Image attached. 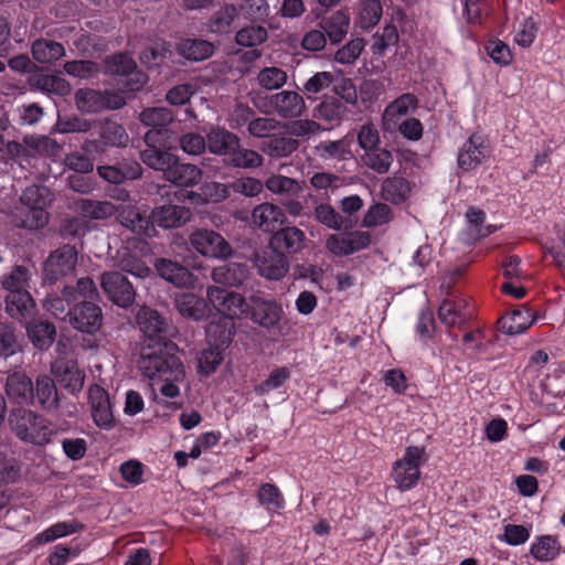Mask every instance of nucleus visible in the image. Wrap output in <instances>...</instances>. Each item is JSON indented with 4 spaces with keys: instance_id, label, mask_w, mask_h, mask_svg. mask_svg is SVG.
Masks as SVG:
<instances>
[{
    "instance_id": "obj_10",
    "label": "nucleus",
    "mask_w": 565,
    "mask_h": 565,
    "mask_svg": "<svg viewBox=\"0 0 565 565\" xmlns=\"http://www.w3.org/2000/svg\"><path fill=\"white\" fill-rule=\"evenodd\" d=\"M206 296L213 308L226 319L220 327H223L226 322L234 326L232 320L244 317L248 311L245 298L238 292L227 291L218 287H209Z\"/></svg>"
},
{
    "instance_id": "obj_47",
    "label": "nucleus",
    "mask_w": 565,
    "mask_h": 565,
    "mask_svg": "<svg viewBox=\"0 0 565 565\" xmlns=\"http://www.w3.org/2000/svg\"><path fill=\"white\" fill-rule=\"evenodd\" d=\"M365 47V41L362 38L351 39L334 53V61L341 65H352L361 55Z\"/></svg>"
},
{
    "instance_id": "obj_58",
    "label": "nucleus",
    "mask_w": 565,
    "mask_h": 565,
    "mask_svg": "<svg viewBox=\"0 0 565 565\" xmlns=\"http://www.w3.org/2000/svg\"><path fill=\"white\" fill-rule=\"evenodd\" d=\"M409 191V183L403 178L387 179L383 184L384 196L394 202L404 200Z\"/></svg>"
},
{
    "instance_id": "obj_19",
    "label": "nucleus",
    "mask_w": 565,
    "mask_h": 565,
    "mask_svg": "<svg viewBox=\"0 0 565 565\" xmlns=\"http://www.w3.org/2000/svg\"><path fill=\"white\" fill-rule=\"evenodd\" d=\"M418 106V99L415 95L406 93L390 103L382 116L383 128L387 131L397 129V126L404 121L405 117L412 115Z\"/></svg>"
},
{
    "instance_id": "obj_2",
    "label": "nucleus",
    "mask_w": 565,
    "mask_h": 565,
    "mask_svg": "<svg viewBox=\"0 0 565 565\" xmlns=\"http://www.w3.org/2000/svg\"><path fill=\"white\" fill-rule=\"evenodd\" d=\"M136 323L143 334L139 360H143L146 354L154 360L174 352L175 345L169 340V327L158 311L141 307L136 313Z\"/></svg>"
},
{
    "instance_id": "obj_12",
    "label": "nucleus",
    "mask_w": 565,
    "mask_h": 565,
    "mask_svg": "<svg viewBox=\"0 0 565 565\" xmlns=\"http://www.w3.org/2000/svg\"><path fill=\"white\" fill-rule=\"evenodd\" d=\"M100 286L108 299L118 307L128 308L135 301V288L125 276L117 271L103 274Z\"/></svg>"
},
{
    "instance_id": "obj_23",
    "label": "nucleus",
    "mask_w": 565,
    "mask_h": 565,
    "mask_svg": "<svg viewBox=\"0 0 565 565\" xmlns=\"http://www.w3.org/2000/svg\"><path fill=\"white\" fill-rule=\"evenodd\" d=\"M6 393L12 403H31L34 396L31 379L22 371L11 372L6 380Z\"/></svg>"
},
{
    "instance_id": "obj_36",
    "label": "nucleus",
    "mask_w": 565,
    "mask_h": 565,
    "mask_svg": "<svg viewBox=\"0 0 565 565\" xmlns=\"http://www.w3.org/2000/svg\"><path fill=\"white\" fill-rule=\"evenodd\" d=\"M81 527L82 525L75 521L58 522L35 535L30 544L31 546L44 545L57 539L76 533Z\"/></svg>"
},
{
    "instance_id": "obj_11",
    "label": "nucleus",
    "mask_w": 565,
    "mask_h": 565,
    "mask_svg": "<svg viewBox=\"0 0 565 565\" xmlns=\"http://www.w3.org/2000/svg\"><path fill=\"white\" fill-rule=\"evenodd\" d=\"M252 262L257 273L268 280H280L289 271V262L286 255L270 243L267 247L256 250Z\"/></svg>"
},
{
    "instance_id": "obj_38",
    "label": "nucleus",
    "mask_w": 565,
    "mask_h": 565,
    "mask_svg": "<svg viewBox=\"0 0 565 565\" xmlns=\"http://www.w3.org/2000/svg\"><path fill=\"white\" fill-rule=\"evenodd\" d=\"M247 277V268L243 264L230 263L218 266L212 271L214 282L225 286L241 285Z\"/></svg>"
},
{
    "instance_id": "obj_39",
    "label": "nucleus",
    "mask_w": 565,
    "mask_h": 565,
    "mask_svg": "<svg viewBox=\"0 0 565 565\" xmlns=\"http://www.w3.org/2000/svg\"><path fill=\"white\" fill-rule=\"evenodd\" d=\"M561 551V545L556 537L552 535H542L536 537L530 547L531 555L539 562H550L555 559Z\"/></svg>"
},
{
    "instance_id": "obj_61",
    "label": "nucleus",
    "mask_w": 565,
    "mask_h": 565,
    "mask_svg": "<svg viewBox=\"0 0 565 565\" xmlns=\"http://www.w3.org/2000/svg\"><path fill=\"white\" fill-rule=\"evenodd\" d=\"M38 85L42 90L60 96L71 93V85L58 75H43L38 79Z\"/></svg>"
},
{
    "instance_id": "obj_53",
    "label": "nucleus",
    "mask_w": 565,
    "mask_h": 565,
    "mask_svg": "<svg viewBox=\"0 0 565 565\" xmlns=\"http://www.w3.org/2000/svg\"><path fill=\"white\" fill-rule=\"evenodd\" d=\"M537 25L532 18H524L514 28L513 41L521 47H529L536 38Z\"/></svg>"
},
{
    "instance_id": "obj_45",
    "label": "nucleus",
    "mask_w": 565,
    "mask_h": 565,
    "mask_svg": "<svg viewBox=\"0 0 565 565\" xmlns=\"http://www.w3.org/2000/svg\"><path fill=\"white\" fill-rule=\"evenodd\" d=\"M382 17V4L380 0H364L358 17V25L363 30L375 26Z\"/></svg>"
},
{
    "instance_id": "obj_20",
    "label": "nucleus",
    "mask_w": 565,
    "mask_h": 565,
    "mask_svg": "<svg viewBox=\"0 0 565 565\" xmlns=\"http://www.w3.org/2000/svg\"><path fill=\"white\" fill-rule=\"evenodd\" d=\"M255 306L250 319L267 330H280V321L284 317L282 306L275 300H266L253 297Z\"/></svg>"
},
{
    "instance_id": "obj_14",
    "label": "nucleus",
    "mask_w": 565,
    "mask_h": 565,
    "mask_svg": "<svg viewBox=\"0 0 565 565\" xmlns=\"http://www.w3.org/2000/svg\"><path fill=\"white\" fill-rule=\"evenodd\" d=\"M75 103L82 113H97L103 109H118L125 105V98L119 94L103 95L94 89H78Z\"/></svg>"
},
{
    "instance_id": "obj_4",
    "label": "nucleus",
    "mask_w": 565,
    "mask_h": 565,
    "mask_svg": "<svg viewBox=\"0 0 565 565\" xmlns=\"http://www.w3.org/2000/svg\"><path fill=\"white\" fill-rule=\"evenodd\" d=\"M53 195L45 186L32 185L26 188L21 198V204L28 210L25 213H12L14 225L28 230H39L49 222L47 206L52 203Z\"/></svg>"
},
{
    "instance_id": "obj_37",
    "label": "nucleus",
    "mask_w": 565,
    "mask_h": 565,
    "mask_svg": "<svg viewBox=\"0 0 565 565\" xmlns=\"http://www.w3.org/2000/svg\"><path fill=\"white\" fill-rule=\"evenodd\" d=\"M265 188L275 195L298 196L303 191L302 182L282 175L271 174L265 181Z\"/></svg>"
},
{
    "instance_id": "obj_31",
    "label": "nucleus",
    "mask_w": 565,
    "mask_h": 565,
    "mask_svg": "<svg viewBox=\"0 0 565 565\" xmlns=\"http://www.w3.org/2000/svg\"><path fill=\"white\" fill-rule=\"evenodd\" d=\"M200 190V193L194 191L188 193V200L195 206L206 203H218L226 200L230 195L228 186L218 182L204 183Z\"/></svg>"
},
{
    "instance_id": "obj_64",
    "label": "nucleus",
    "mask_w": 565,
    "mask_h": 565,
    "mask_svg": "<svg viewBox=\"0 0 565 565\" xmlns=\"http://www.w3.org/2000/svg\"><path fill=\"white\" fill-rule=\"evenodd\" d=\"M344 115L342 104L333 98L326 99L317 107V117L330 122L339 121Z\"/></svg>"
},
{
    "instance_id": "obj_7",
    "label": "nucleus",
    "mask_w": 565,
    "mask_h": 565,
    "mask_svg": "<svg viewBox=\"0 0 565 565\" xmlns=\"http://www.w3.org/2000/svg\"><path fill=\"white\" fill-rule=\"evenodd\" d=\"M174 140L175 136L171 130L150 129L145 135L147 148L140 158L149 168L163 172L164 179L175 163L177 157L163 150L171 149Z\"/></svg>"
},
{
    "instance_id": "obj_9",
    "label": "nucleus",
    "mask_w": 565,
    "mask_h": 565,
    "mask_svg": "<svg viewBox=\"0 0 565 565\" xmlns=\"http://www.w3.org/2000/svg\"><path fill=\"white\" fill-rule=\"evenodd\" d=\"M189 244L198 254L211 259H226L233 253L222 234L210 228L194 230L189 235Z\"/></svg>"
},
{
    "instance_id": "obj_35",
    "label": "nucleus",
    "mask_w": 565,
    "mask_h": 565,
    "mask_svg": "<svg viewBox=\"0 0 565 565\" xmlns=\"http://www.w3.org/2000/svg\"><path fill=\"white\" fill-rule=\"evenodd\" d=\"M320 25L331 43H339L349 31L350 17L340 10L323 19Z\"/></svg>"
},
{
    "instance_id": "obj_57",
    "label": "nucleus",
    "mask_w": 565,
    "mask_h": 565,
    "mask_svg": "<svg viewBox=\"0 0 565 565\" xmlns=\"http://www.w3.org/2000/svg\"><path fill=\"white\" fill-rule=\"evenodd\" d=\"M73 300V288L66 287L63 290L62 297H50L44 302V308L52 313L55 318L65 319L68 316L66 312V306Z\"/></svg>"
},
{
    "instance_id": "obj_34",
    "label": "nucleus",
    "mask_w": 565,
    "mask_h": 565,
    "mask_svg": "<svg viewBox=\"0 0 565 565\" xmlns=\"http://www.w3.org/2000/svg\"><path fill=\"white\" fill-rule=\"evenodd\" d=\"M175 306L181 316L192 320L204 319L209 311L206 302L193 294L178 296Z\"/></svg>"
},
{
    "instance_id": "obj_59",
    "label": "nucleus",
    "mask_w": 565,
    "mask_h": 565,
    "mask_svg": "<svg viewBox=\"0 0 565 565\" xmlns=\"http://www.w3.org/2000/svg\"><path fill=\"white\" fill-rule=\"evenodd\" d=\"M267 39V30L260 25H250L239 30L236 34V42L242 46H255Z\"/></svg>"
},
{
    "instance_id": "obj_3",
    "label": "nucleus",
    "mask_w": 565,
    "mask_h": 565,
    "mask_svg": "<svg viewBox=\"0 0 565 565\" xmlns=\"http://www.w3.org/2000/svg\"><path fill=\"white\" fill-rule=\"evenodd\" d=\"M141 373L151 381L160 382V393L169 398L180 395V385L184 382L185 371L182 362L173 353L150 360L146 354L143 360H138Z\"/></svg>"
},
{
    "instance_id": "obj_60",
    "label": "nucleus",
    "mask_w": 565,
    "mask_h": 565,
    "mask_svg": "<svg viewBox=\"0 0 565 565\" xmlns=\"http://www.w3.org/2000/svg\"><path fill=\"white\" fill-rule=\"evenodd\" d=\"M392 161V153L386 149L375 148L365 153L366 164L379 173L387 172Z\"/></svg>"
},
{
    "instance_id": "obj_29",
    "label": "nucleus",
    "mask_w": 565,
    "mask_h": 565,
    "mask_svg": "<svg viewBox=\"0 0 565 565\" xmlns=\"http://www.w3.org/2000/svg\"><path fill=\"white\" fill-rule=\"evenodd\" d=\"M537 319V316L532 313L531 310L523 306L513 310L510 315L502 317L499 320L500 328L508 334H519L531 327Z\"/></svg>"
},
{
    "instance_id": "obj_40",
    "label": "nucleus",
    "mask_w": 565,
    "mask_h": 565,
    "mask_svg": "<svg viewBox=\"0 0 565 565\" xmlns=\"http://www.w3.org/2000/svg\"><path fill=\"white\" fill-rule=\"evenodd\" d=\"M33 58L42 64L52 63L65 55V49L61 43L40 39L32 44Z\"/></svg>"
},
{
    "instance_id": "obj_16",
    "label": "nucleus",
    "mask_w": 565,
    "mask_h": 565,
    "mask_svg": "<svg viewBox=\"0 0 565 565\" xmlns=\"http://www.w3.org/2000/svg\"><path fill=\"white\" fill-rule=\"evenodd\" d=\"M371 236L366 232L331 234L326 239V248L334 256H347L366 248Z\"/></svg>"
},
{
    "instance_id": "obj_42",
    "label": "nucleus",
    "mask_w": 565,
    "mask_h": 565,
    "mask_svg": "<svg viewBox=\"0 0 565 565\" xmlns=\"http://www.w3.org/2000/svg\"><path fill=\"white\" fill-rule=\"evenodd\" d=\"M26 332L33 345L40 350L47 349L54 341L55 328L50 322L38 321L26 326Z\"/></svg>"
},
{
    "instance_id": "obj_62",
    "label": "nucleus",
    "mask_w": 565,
    "mask_h": 565,
    "mask_svg": "<svg viewBox=\"0 0 565 565\" xmlns=\"http://www.w3.org/2000/svg\"><path fill=\"white\" fill-rule=\"evenodd\" d=\"M66 74L73 77L86 79L98 73V66L92 61H72L64 65Z\"/></svg>"
},
{
    "instance_id": "obj_13",
    "label": "nucleus",
    "mask_w": 565,
    "mask_h": 565,
    "mask_svg": "<svg viewBox=\"0 0 565 565\" xmlns=\"http://www.w3.org/2000/svg\"><path fill=\"white\" fill-rule=\"evenodd\" d=\"M491 150L487 140L479 135H472L458 152V166L465 172L476 170L490 158Z\"/></svg>"
},
{
    "instance_id": "obj_54",
    "label": "nucleus",
    "mask_w": 565,
    "mask_h": 565,
    "mask_svg": "<svg viewBox=\"0 0 565 565\" xmlns=\"http://www.w3.org/2000/svg\"><path fill=\"white\" fill-rule=\"evenodd\" d=\"M231 164L235 168L250 169L263 164V157L254 150L237 148L231 153Z\"/></svg>"
},
{
    "instance_id": "obj_28",
    "label": "nucleus",
    "mask_w": 565,
    "mask_h": 565,
    "mask_svg": "<svg viewBox=\"0 0 565 565\" xmlns=\"http://www.w3.org/2000/svg\"><path fill=\"white\" fill-rule=\"evenodd\" d=\"M7 313L19 321L35 312V302L29 291L8 294L4 299Z\"/></svg>"
},
{
    "instance_id": "obj_41",
    "label": "nucleus",
    "mask_w": 565,
    "mask_h": 565,
    "mask_svg": "<svg viewBox=\"0 0 565 565\" xmlns=\"http://www.w3.org/2000/svg\"><path fill=\"white\" fill-rule=\"evenodd\" d=\"M213 44L204 40L186 39L179 43L178 52L190 61H203L213 54Z\"/></svg>"
},
{
    "instance_id": "obj_52",
    "label": "nucleus",
    "mask_w": 565,
    "mask_h": 565,
    "mask_svg": "<svg viewBox=\"0 0 565 565\" xmlns=\"http://www.w3.org/2000/svg\"><path fill=\"white\" fill-rule=\"evenodd\" d=\"M30 275L28 270L21 266L14 267L11 273L3 279L2 286L8 294L29 291Z\"/></svg>"
},
{
    "instance_id": "obj_32",
    "label": "nucleus",
    "mask_w": 565,
    "mask_h": 565,
    "mask_svg": "<svg viewBox=\"0 0 565 565\" xmlns=\"http://www.w3.org/2000/svg\"><path fill=\"white\" fill-rule=\"evenodd\" d=\"M467 301L463 298L445 299L439 306V320L447 327L459 326L467 319L465 313Z\"/></svg>"
},
{
    "instance_id": "obj_44",
    "label": "nucleus",
    "mask_w": 565,
    "mask_h": 565,
    "mask_svg": "<svg viewBox=\"0 0 565 565\" xmlns=\"http://www.w3.org/2000/svg\"><path fill=\"white\" fill-rule=\"evenodd\" d=\"M35 394L43 408L53 409L57 406V390L53 380L47 375L36 379Z\"/></svg>"
},
{
    "instance_id": "obj_17",
    "label": "nucleus",
    "mask_w": 565,
    "mask_h": 565,
    "mask_svg": "<svg viewBox=\"0 0 565 565\" xmlns=\"http://www.w3.org/2000/svg\"><path fill=\"white\" fill-rule=\"evenodd\" d=\"M70 323L78 331L93 334L103 323L102 309L94 302L82 301L67 313Z\"/></svg>"
},
{
    "instance_id": "obj_24",
    "label": "nucleus",
    "mask_w": 565,
    "mask_h": 565,
    "mask_svg": "<svg viewBox=\"0 0 565 565\" xmlns=\"http://www.w3.org/2000/svg\"><path fill=\"white\" fill-rule=\"evenodd\" d=\"M51 371L57 382L71 393L82 390L85 375L76 363L72 361H56L52 364Z\"/></svg>"
},
{
    "instance_id": "obj_43",
    "label": "nucleus",
    "mask_w": 565,
    "mask_h": 565,
    "mask_svg": "<svg viewBox=\"0 0 565 565\" xmlns=\"http://www.w3.org/2000/svg\"><path fill=\"white\" fill-rule=\"evenodd\" d=\"M76 211L86 217L102 220L115 214L116 207L108 201H92L82 199L76 202Z\"/></svg>"
},
{
    "instance_id": "obj_21",
    "label": "nucleus",
    "mask_w": 565,
    "mask_h": 565,
    "mask_svg": "<svg viewBox=\"0 0 565 565\" xmlns=\"http://www.w3.org/2000/svg\"><path fill=\"white\" fill-rule=\"evenodd\" d=\"M250 218L252 224L262 232L275 233L285 223L286 214L280 206L265 202L253 209Z\"/></svg>"
},
{
    "instance_id": "obj_22",
    "label": "nucleus",
    "mask_w": 565,
    "mask_h": 565,
    "mask_svg": "<svg viewBox=\"0 0 565 565\" xmlns=\"http://www.w3.org/2000/svg\"><path fill=\"white\" fill-rule=\"evenodd\" d=\"M270 111L282 118L300 117L306 109L301 95L294 90H282L269 97Z\"/></svg>"
},
{
    "instance_id": "obj_18",
    "label": "nucleus",
    "mask_w": 565,
    "mask_h": 565,
    "mask_svg": "<svg viewBox=\"0 0 565 565\" xmlns=\"http://www.w3.org/2000/svg\"><path fill=\"white\" fill-rule=\"evenodd\" d=\"M88 399L96 426L106 430L113 428L115 418L108 393L102 386L95 384L88 390Z\"/></svg>"
},
{
    "instance_id": "obj_30",
    "label": "nucleus",
    "mask_w": 565,
    "mask_h": 565,
    "mask_svg": "<svg viewBox=\"0 0 565 565\" xmlns=\"http://www.w3.org/2000/svg\"><path fill=\"white\" fill-rule=\"evenodd\" d=\"M306 235L296 226H287L276 231L270 238L274 246H282L288 253H298L305 248Z\"/></svg>"
},
{
    "instance_id": "obj_5",
    "label": "nucleus",
    "mask_w": 565,
    "mask_h": 565,
    "mask_svg": "<svg viewBox=\"0 0 565 565\" xmlns=\"http://www.w3.org/2000/svg\"><path fill=\"white\" fill-rule=\"evenodd\" d=\"M8 422L11 430L20 440L32 445L49 444L54 435L47 419L28 409L12 411Z\"/></svg>"
},
{
    "instance_id": "obj_25",
    "label": "nucleus",
    "mask_w": 565,
    "mask_h": 565,
    "mask_svg": "<svg viewBox=\"0 0 565 565\" xmlns=\"http://www.w3.org/2000/svg\"><path fill=\"white\" fill-rule=\"evenodd\" d=\"M154 267L162 279L175 287L183 288L194 285L195 278L193 274L179 263L161 258L156 262Z\"/></svg>"
},
{
    "instance_id": "obj_63",
    "label": "nucleus",
    "mask_w": 565,
    "mask_h": 565,
    "mask_svg": "<svg viewBox=\"0 0 565 565\" xmlns=\"http://www.w3.org/2000/svg\"><path fill=\"white\" fill-rule=\"evenodd\" d=\"M143 472L145 466L136 459L127 460L120 466V475L122 479L132 487L142 483Z\"/></svg>"
},
{
    "instance_id": "obj_50",
    "label": "nucleus",
    "mask_w": 565,
    "mask_h": 565,
    "mask_svg": "<svg viewBox=\"0 0 565 565\" xmlns=\"http://www.w3.org/2000/svg\"><path fill=\"white\" fill-rule=\"evenodd\" d=\"M100 135L104 143L111 147H125L129 141V136L125 128L114 121L105 122Z\"/></svg>"
},
{
    "instance_id": "obj_33",
    "label": "nucleus",
    "mask_w": 565,
    "mask_h": 565,
    "mask_svg": "<svg viewBox=\"0 0 565 565\" xmlns=\"http://www.w3.org/2000/svg\"><path fill=\"white\" fill-rule=\"evenodd\" d=\"M202 179V171L194 164L179 163L178 159L169 170L166 180L178 186H192Z\"/></svg>"
},
{
    "instance_id": "obj_15",
    "label": "nucleus",
    "mask_w": 565,
    "mask_h": 565,
    "mask_svg": "<svg viewBox=\"0 0 565 565\" xmlns=\"http://www.w3.org/2000/svg\"><path fill=\"white\" fill-rule=\"evenodd\" d=\"M77 264V252L65 245L54 250L45 262L44 277L52 282L73 273Z\"/></svg>"
},
{
    "instance_id": "obj_49",
    "label": "nucleus",
    "mask_w": 565,
    "mask_h": 565,
    "mask_svg": "<svg viewBox=\"0 0 565 565\" xmlns=\"http://www.w3.org/2000/svg\"><path fill=\"white\" fill-rule=\"evenodd\" d=\"M172 118L173 116L171 111L166 107L145 109L140 114V120L145 125L151 126L152 129L169 130L166 126L172 121Z\"/></svg>"
},
{
    "instance_id": "obj_1",
    "label": "nucleus",
    "mask_w": 565,
    "mask_h": 565,
    "mask_svg": "<svg viewBox=\"0 0 565 565\" xmlns=\"http://www.w3.org/2000/svg\"><path fill=\"white\" fill-rule=\"evenodd\" d=\"M192 213L188 207L178 205H163L154 209L150 220L129 206L120 213V222L131 232L140 236L156 235V225L169 230L180 227L191 220Z\"/></svg>"
},
{
    "instance_id": "obj_27",
    "label": "nucleus",
    "mask_w": 565,
    "mask_h": 565,
    "mask_svg": "<svg viewBox=\"0 0 565 565\" xmlns=\"http://www.w3.org/2000/svg\"><path fill=\"white\" fill-rule=\"evenodd\" d=\"M353 138L345 136L342 139L334 141H321L316 146V154L324 161L338 160L344 161L352 158L351 147Z\"/></svg>"
},
{
    "instance_id": "obj_6",
    "label": "nucleus",
    "mask_w": 565,
    "mask_h": 565,
    "mask_svg": "<svg viewBox=\"0 0 565 565\" xmlns=\"http://www.w3.org/2000/svg\"><path fill=\"white\" fill-rule=\"evenodd\" d=\"M234 334V326L225 323L223 327L212 322L206 329L207 348L198 355V372L201 375H211L221 365L224 350L230 345Z\"/></svg>"
},
{
    "instance_id": "obj_51",
    "label": "nucleus",
    "mask_w": 565,
    "mask_h": 565,
    "mask_svg": "<svg viewBox=\"0 0 565 565\" xmlns=\"http://www.w3.org/2000/svg\"><path fill=\"white\" fill-rule=\"evenodd\" d=\"M290 377V370L288 367H275L268 377L255 386V392L258 395H265L281 387Z\"/></svg>"
},
{
    "instance_id": "obj_55",
    "label": "nucleus",
    "mask_w": 565,
    "mask_h": 565,
    "mask_svg": "<svg viewBox=\"0 0 565 565\" xmlns=\"http://www.w3.org/2000/svg\"><path fill=\"white\" fill-rule=\"evenodd\" d=\"M257 498L260 504L268 511H277L284 508V499L278 488L271 483L260 486Z\"/></svg>"
},
{
    "instance_id": "obj_26",
    "label": "nucleus",
    "mask_w": 565,
    "mask_h": 565,
    "mask_svg": "<svg viewBox=\"0 0 565 565\" xmlns=\"http://www.w3.org/2000/svg\"><path fill=\"white\" fill-rule=\"evenodd\" d=\"M206 143L210 152L217 156H231L239 146L236 135L221 127H213L206 135Z\"/></svg>"
},
{
    "instance_id": "obj_8",
    "label": "nucleus",
    "mask_w": 565,
    "mask_h": 565,
    "mask_svg": "<svg viewBox=\"0 0 565 565\" xmlns=\"http://www.w3.org/2000/svg\"><path fill=\"white\" fill-rule=\"evenodd\" d=\"M427 461L425 447L409 446L392 468V478L396 488L407 491L416 487L420 479V467Z\"/></svg>"
},
{
    "instance_id": "obj_46",
    "label": "nucleus",
    "mask_w": 565,
    "mask_h": 565,
    "mask_svg": "<svg viewBox=\"0 0 565 565\" xmlns=\"http://www.w3.org/2000/svg\"><path fill=\"white\" fill-rule=\"evenodd\" d=\"M97 172L100 178L109 183L119 184L126 179H136L141 173L140 166L135 162L126 171H122L114 166H99Z\"/></svg>"
},
{
    "instance_id": "obj_56",
    "label": "nucleus",
    "mask_w": 565,
    "mask_h": 565,
    "mask_svg": "<svg viewBox=\"0 0 565 565\" xmlns=\"http://www.w3.org/2000/svg\"><path fill=\"white\" fill-rule=\"evenodd\" d=\"M392 220V211L388 205L376 203L369 207L363 218L365 227H376L387 224Z\"/></svg>"
},
{
    "instance_id": "obj_48",
    "label": "nucleus",
    "mask_w": 565,
    "mask_h": 565,
    "mask_svg": "<svg viewBox=\"0 0 565 565\" xmlns=\"http://www.w3.org/2000/svg\"><path fill=\"white\" fill-rule=\"evenodd\" d=\"M287 82V73L275 66L263 68L257 75V83L267 90L282 87Z\"/></svg>"
}]
</instances>
